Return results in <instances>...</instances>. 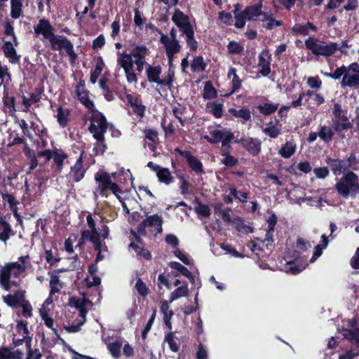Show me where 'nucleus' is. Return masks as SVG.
Returning <instances> with one entry per match:
<instances>
[{
  "instance_id": "13",
  "label": "nucleus",
  "mask_w": 359,
  "mask_h": 359,
  "mask_svg": "<svg viewBox=\"0 0 359 359\" xmlns=\"http://www.w3.org/2000/svg\"><path fill=\"white\" fill-rule=\"evenodd\" d=\"M175 151L182 157L185 158L189 166L196 174H203L205 172L202 162L195 156L192 155L189 151L181 150L177 148Z\"/></svg>"
},
{
  "instance_id": "55",
  "label": "nucleus",
  "mask_w": 359,
  "mask_h": 359,
  "mask_svg": "<svg viewBox=\"0 0 359 359\" xmlns=\"http://www.w3.org/2000/svg\"><path fill=\"white\" fill-rule=\"evenodd\" d=\"M227 49L229 53L233 55L241 54L244 50L243 46L235 41H231L229 42L227 45Z\"/></svg>"
},
{
  "instance_id": "64",
  "label": "nucleus",
  "mask_w": 359,
  "mask_h": 359,
  "mask_svg": "<svg viewBox=\"0 0 359 359\" xmlns=\"http://www.w3.org/2000/svg\"><path fill=\"white\" fill-rule=\"evenodd\" d=\"M344 337L351 339H355L359 342V329L345 330Z\"/></svg>"
},
{
  "instance_id": "60",
  "label": "nucleus",
  "mask_w": 359,
  "mask_h": 359,
  "mask_svg": "<svg viewBox=\"0 0 359 359\" xmlns=\"http://www.w3.org/2000/svg\"><path fill=\"white\" fill-rule=\"evenodd\" d=\"M296 1L297 0H276L279 8H285L287 11L291 10Z\"/></svg>"
},
{
  "instance_id": "23",
  "label": "nucleus",
  "mask_w": 359,
  "mask_h": 359,
  "mask_svg": "<svg viewBox=\"0 0 359 359\" xmlns=\"http://www.w3.org/2000/svg\"><path fill=\"white\" fill-rule=\"evenodd\" d=\"M161 74V67L160 65L152 66L149 64H147L146 75L149 83H157L159 86Z\"/></svg>"
},
{
  "instance_id": "14",
  "label": "nucleus",
  "mask_w": 359,
  "mask_h": 359,
  "mask_svg": "<svg viewBox=\"0 0 359 359\" xmlns=\"http://www.w3.org/2000/svg\"><path fill=\"white\" fill-rule=\"evenodd\" d=\"M172 20L182 33L194 29L190 22L189 17L180 9L175 10Z\"/></svg>"
},
{
  "instance_id": "56",
  "label": "nucleus",
  "mask_w": 359,
  "mask_h": 359,
  "mask_svg": "<svg viewBox=\"0 0 359 359\" xmlns=\"http://www.w3.org/2000/svg\"><path fill=\"white\" fill-rule=\"evenodd\" d=\"M19 306L22 308V316L25 318H30L32 316V306L30 303L25 300V298L21 302Z\"/></svg>"
},
{
  "instance_id": "36",
  "label": "nucleus",
  "mask_w": 359,
  "mask_h": 359,
  "mask_svg": "<svg viewBox=\"0 0 359 359\" xmlns=\"http://www.w3.org/2000/svg\"><path fill=\"white\" fill-rule=\"evenodd\" d=\"M23 0H11V16L18 19L22 13Z\"/></svg>"
},
{
  "instance_id": "37",
  "label": "nucleus",
  "mask_w": 359,
  "mask_h": 359,
  "mask_svg": "<svg viewBox=\"0 0 359 359\" xmlns=\"http://www.w3.org/2000/svg\"><path fill=\"white\" fill-rule=\"evenodd\" d=\"M295 151L296 145L293 142H287L281 147L279 154L285 158H288L295 153Z\"/></svg>"
},
{
  "instance_id": "9",
  "label": "nucleus",
  "mask_w": 359,
  "mask_h": 359,
  "mask_svg": "<svg viewBox=\"0 0 359 359\" xmlns=\"http://www.w3.org/2000/svg\"><path fill=\"white\" fill-rule=\"evenodd\" d=\"M163 217L158 214H154L148 216L140 222L137 225V231L139 235L145 236L147 235L146 228L154 227L156 229V233H161L163 232Z\"/></svg>"
},
{
  "instance_id": "39",
  "label": "nucleus",
  "mask_w": 359,
  "mask_h": 359,
  "mask_svg": "<svg viewBox=\"0 0 359 359\" xmlns=\"http://www.w3.org/2000/svg\"><path fill=\"white\" fill-rule=\"evenodd\" d=\"M217 97V92L210 81L205 83L203 97L205 100H211Z\"/></svg>"
},
{
  "instance_id": "50",
  "label": "nucleus",
  "mask_w": 359,
  "mask_h": 359,
  "mask_svg": "<svg viewBox=\"0 0 359 359\" xmlns=\"http://www.w3.org/2000/svg\"><path fill=\"white\" fill-rule=\"evenodd\" d=\"M189 294V289L187 285L178 287L170 294V302Z\"/></svg>"
},
{
  "instance_id": "53",
  "label": "nucleus",
  "mask_w": 359,
  "mask_h": 359,
  "mask_svg": "<svg viewBox=\"0 0 359 359\" xmlns=\"http://www.w3.org/2000/svg\"><path fill=\"white\" fill-rule=\"evenodd\" d=\"M135 287L137 293L144 298L149 293V287L140 278H137Z\"/></svg>"
},
{
  "instance_id": "2",
  "label": "nucleus",
  "mask_w": 359,
  "mask_h": 359,
  "mask_svg": "<svg viewBox=\"0 0 359 359\" xmlns=\"http://www.w3.org/2000/svg\"><path fill=\"white\" fill-rule=\"evenodd\" d=\"M335 189L343 198L355 196L359 194V177L353 171L346 172L335 184Z\"/></svg>"
},
{
  "instance_id": "18",
  "label": "nucleus",
  "mask_w": 359,
  "mask_h": 359,
  "mask_svg": "<svg viewBox=\"0 0 359 359\" xmlns=\"http://www.w3.org/2000/svg\"><path fill=\"white\" fill-rule=\"evenodd\" d=\"M12 276H18V273L13 272L11 267L6 264L0 269V284L4 290L9 291L11 287V278Z\"/></svg>"
},
{
  "instance_id": "59",
  "label": "nucleus",
  "mask_w": 359,
  "mask_h": 359,
  "mask_svg": "<svg viewBox=\"0 0 359 359\" xmlns=\"http://www.w3.org/2000/svg\"><path fill=\"white\" fill-rule=\"evenodd\" d=\"M313 172L318 179H325L330 175V171L327 167L315 168L313 169Z\"/></svg>"
},
{
  "instance_id": "12",
  "label": "nucleus",
  "mask_w": 359,
  "mask_h": 359,
  "mask_svg": "<svg viewBox=\"0 0 359 359\" xmlns=\"http://www.w3.org/2000/svg\"><path fill=\"white\" fill-rule=\"evenodd\" d=\"M160 41L165 47L169 64L172 65L174 55L179 53L181 50L179 41L170 40L168 36L161 34Z\"/></svg>"
},
{
  "instance_id": "4",
  "label": "nucleus",
  "mask_w": 359,
  "mask_h": 359,
  "mask_svg": "<svg viewBox=\"0 0 359 359\" xmlns=\"http://www.w3.org/2000/svg\"><path fill=\"white\" fill-rule=\"evenodd\" d=\"M325 162L335 176L351 171V170H356L358 163L356 155L353 152L351 153L346 160L327 156Z\"/></svg>"
},
{
  "instance_id": "31",
  "label": "nucleus",
  "mask_w": 359,
  "mask_h": 359,
  "mask_svg": "<svg viewBox=\"0 0 359 359\" xmlns=\"http://www.w3.org/2000/svg\"><path fill=\"white\" fill-rule=\"evenodd\" d=\"M2 50L6 57L9 59L11 63H15L18 60L17 53L15 49L13 48V43L10 41H6L2 47Z\"/></svg>"
},
{
  "instance_id": "61",
  "label": "nucleus",
  "mask_w": 359,
  "mask_h": 359,
  "mask_svg": "<svg viewBox=\"0 0 359 359\" xmlns=\"http://www.w3.org/2000/svg\"><path fill=\"white\" fill-rule=\"evenodd\" d=\"M105 44V38L103 34H100L92 43V48L97 50L102 48Z\"/></svg>"
},
{
  "instance_id": "40",
  "label": "nucleus",
  "mask_w": 359,
  "mask_h": 359,
  "mask_svg": "<svg viewBox=\"0 0 359 359\" xmlns=\"http://www.w3.org/2000/svg\"><path fill=\"white\" fill-rule=\"evenodd\" d=\"M206 67L207 65L204 62L203 57L201 55L194 57L191 64V68L193 72H202L205 71Z\"/></svg>"
},
{
  "instance_id": "3",
  "label": "nucleus",
  "mask_w": 359,
  "mask_h": 359,
  "mask_svg": "<svg viewBox=\"0 0 359 359\" xmlns=\"http://www.w3.org/2000/svg\"><path fill=\"white\" fill-rule=\"evenodd\" d=\"M305 46L311 53L317 56H323L328 57L335 53L339 49V46L335 42L327 43L319 39L309 36L305 40Z\"/></svg>"
},
{
  "instance_id": "17",
  "label": "nucleus",
  "mask_w": 359,
  "mask_h": 359,
  "mask_svg": "<svg viewBox=\"0 0 359 359\" xmlns=\"http://www.w3.org/2000/svg\"><path fill=\"white\" fill-rule=\"evenodd\" d=\"M83 151L81 152L75 164L71 168L69 177L74 182H80L86 172V169L83 167Z\"/></svg>"
},
{
  "instance_id": "22",
  "label": "nucleus",
  "mask_w": 359,
  "mask_h": 359,
  "mask_svg": "<svg viewBox=\"0 0 359 359\" xmlns=\"http://www.w3.org/2000/svg\"><path fill=\"white\" fill-rule=\"evenodd\" d=\"M309 30L316 32L318 31V27L313 23L307 22L305 25L296 23L291 28L292 34L295 36H307L309 34Z\"/></svg>"
},
{
  "instance_id": "11",
  "label": "nucleus",
  "mask_w": 359,
  "mask_h": 359,
  "mask_svg": "<svg viewBox=\"0 0 359 359\" xmlns=\"http://www.w3.org/2000/svg\"><path fill=\"white\" fill-rule=\"evenodd\" d=\"M125 97L128 104L133 108V111L140 119H142L145 115L146 106L142 104L140 95L137 93L132 94L125 93Z\"/></svg>"
},
{
  "instance_id": "27",
  "label": "nucleus",
  "mask_w": 359,
  "mask_h": 359,
  "mask_svg": "<svg viewBox=\"0 0 359 359\" xmlns=\"http://www.w3.org/2000/svg\"><path fill=\"white\" fill-rule=\"evenodd\" d=\"M231 149V144L222 149L221 155L224 157L222 160V163L227 168H232L238 163V158L230 154Z\"/></svg>"
},
{
  "instance_id": "19",
  "label": "nucleus",
  "mask_w": 359,
  "mask_h": 359,
  "mask_svg": "<svg viewBox=\"0 0 359 359\" xmlns=\"http://www.w3.org/2000/svg\"><path fill=\"white\" fill-rule=\"evenodd\" d=\"M15 232L12 229L11 225L6 221V217L0 215V241L5 244L13 236Z\"/></svg>"
},
{
  "instance_id": "34",
  "label": "nucleus",
  "mask_w": 359,
  "mask_h": 359,
  "mask_svg": "<svg viewBox=\"0 0 359 359\" xmlns=\"http://www.w3.org/2000/svg\"><path fill=\"white\" fill-rule=\"evenodd\" d=\"M279 104L265 102L263 104L257 106L259 112L264 116H269L273 114L278 109Z\"/></svg>"
},
{
  "instance_id": "1",
  "label": "nucleus",
  "mask_w": 359,
  "mask_h": 359,
  "mask_svg": "<svg viewBox=\"0 0 359 359\" xmlns=\"http://www.w3.org/2000/svg\"><path fill=\"white\" fill-rule=\"evenodd\" d=\"M34 31L36 36L41 35L44 39L50 42L52 50H66L72 43L67 38L56 35L55 27L50 20L45 18L39 19L38 24L34 26Z\"/></svg>"
},
{
  "instance_id": "42",
  "label": "nucleus",
  "mask_w": 359,
  "mask_h": 359,
  "mask_svg": "<svg viewBox=\"0 0 359 359\" xmlns=\"http://www.w3.org/2000/svg\"><path fill=\"white\" fill-rule=\"evenodd\" d=\"M229 113L236 118H242L245 121L250 119L251 114L248 109L243 108L239 110H236L234 108L229 109Z\"/></svg>"
},
{
  "instance_id": "5",
  "label": "nucleus",
  "mask_w": 359,
  "mask_h": 359,
  "mask_svg": "<svg viewBox=\"0 0 359 359\" xmlns=\"http://www.w3.org/2000/svg\"><path fill=\"white\" fill-rule=\"evenodd\" d=\"M95 181L97 184L94 194L102 196H108L107 191H111L113 194L119 191V185L112 182L109 172L106 171H99L95 174Z\"/></svg>"
},
{
  "instance_id": "32",
  "label": "nucleus",
  "mask_w": 359,
  "mask_h": 359,
  "mask_svg": "<svg viewBox=\"0 0 359 359\" xmlns=\"http://www.w3.org/2000/svg\"><path fill=\"white\" fill-rule=\"evenodd\" d=\"M76 94L79 101L89 111L95 107L94 102L89 98V91L88 90L76 92Z\"/></svg>"
},
{
  "instance_id": "28",
  "label": "nucleus",
  "mask_w": 359,
  "mask_h": 359,
  "mask_svg": "<svg viewBox=\"0 0 359 359\" xmlns=\"http://www.w3.org/2000/svg\"><path fill=\"white\" fill-rule=\"evenodd\" d=\"M67 154L62 149L55 148L53 149L52 158L56 165L57 171L61 172L63 169L64 161L67 158Z\"/></svg>"
},
{
  "instance_id": "51",
  "label": "nucleus",
  "mask_w": 359,
  "mask_h": 359,
  "mask_svg": "<svg viewBox=\"0 0 359 359\" xmlns=\"http://www.w3.org/2000/svg\"><path fill=\"white\" fill-rule=\"evenodd\" d=\"M121 346L122 344L118 341H116L114 342L108 344L107 348L113 358H118L121 356Z\"/></svg>"
},
{
  "instance_id": "7",
  "label": "nucleus",
  "mask_w": 359,
  "mask_h": 359,
  "mask_svg": "<svg viewBox=\"0 0 359 359\" xmlns=\"http://www.w3.org/2000/svg\"><path fill=\"white\" fill-rule=\"evenodd\" d=\"M211 135H205L204 139L210 144H217L222 142V149L231 144L234 140V134L229 130H214L210 132Z\"/></svg>"
},
{
  "instance_id": "43",
  "label": "nucleus",
  "mask_w": 359,
  "mask_h": 359,
  "mask_svg": "<svg viewBox=\"0 0 359 359\" xmlns=\"http://www.w3.org/2000/svg\"><path fill=\"white\" fill-rule=\"evenodd\" d=\"M97 142L94 144L93 151L95 156L102 155L107 149V145L105 142L104 135H102V139L98 137H93Z\"/></svg>"
},
{
  "instance_id": "44",
  "label": "nucleus",
  "mask_w": 359,
  "mask_h": 359,
  "mask_svg": "<svg viewBox=\"0 0 359 359\" xmlns=\"http://www.w3.org/2000/svg\"><path fill=\"white\" fill-rule=\"evenodd\" d=\"M177 339L175 337L174 332H170L165 334L164 341L168 344L171 351L177 353L180 350V345L177 341Z\"/></svg>"
},
{
  "instance_id": "6",
  "label": "nucleus",
  "mask_w": 359,
  "mask_h": 359,
  "mask_svg": "<svg viewBox=\"0 0 359 359\" xmlns=\"http://www.w3.org/2000/svg\"><path fill=\"white\" fill-rule=\"evenodd\" d=\"M92 115L90 118V123L88 127L89 132L93 134V137L102 139L108 128V123L105 116L98 111L95 107L90 110Z\"/></svg>"
},
{
  "instance_id": "35",
  "label": "nucleus",
  "mask_w": 359,
  "mask_h": 359,
  "mask_svg": "<svg viewBox=\"0 0 359 359\" xmlns=\"http://www.w3.org/2000/svg\"><path fill=\"white\" fill-rule=\"evenodd\" d=\"M207 109L216 118H219L223 115V104L217 102H210L206 104Z\"/></svg>"
},
{
  "instance_id": "47",
  "label": "nucleus",
  "mask_w": 359,
  "mask_h": 359,
  "mask_svg": "<svg viewBox=\"0 0 359 359\" xmlns=\"http://www.w3.org/2000/svg\"><path fill=\"white\" fill-rule=\"evenodd\" d=\"M3 102L5 107L9 109V112L16 111L15 98L13 96H9L7 91L4 92Z\"/></svg>"
},
{
  "instance_id": "52",
  "label": "nucleus",
  "mask_w": 359,
  "mask_h": 359,
  "mask_svg": "<svg viewBox=\"0 0 359 359\" xmlns=\"http://www.w3.org/2000/svg\"><path fill=\"white\" fill-rule=\"evenodd\" d=\"M278 123L279 120L276 119L275 125L264 128L263 132L271 138H276L281 133V129L276 126Z\"/></svg>"
},
{
  "instance_id": "26",
  "label": "nucleus",
  "mask_w": 359,
  "mask_h": 359,
  "mask_svg": "<svg viewBox=\"0 0 359 359\" xmlns=\"http://www.w3.org/2000/svg\"><path fill=\"white\" fill-rule=\"evenodd\" d=\"M25 298L24 292L17 291L13 294L3 296L4 302L11 307H18Z\"/></svg>"
},
{
  "instance_id": "15",
  "label": "nucleus",
  "mask_w": 359,
  "mask_h": 359,
  "mask_svg": "<svg viewBox=\"0 0 359 359\" xmlns=\"http://www.w3.org/2000/svg\"><path fill=\"white\" fill-rule=\"evenodd\" d=\"M271 54L269 50L264 48L258 56L259 73L263 76H268L271 73Z\"/></svg>"
},
{
  "instance_id": "57",
  "label": "nucleus",
  "mask_w": 359,
  "mask_h": 359,
  "mask_svg": "<svg viewBox=\"0 0 359 359\" xmlns=\"http://www.w3.org/2000/svg\"><path fill=\"white\" fill-rule=\"evenodd\" d=\"M16 330L19 334L22 333V337H29V332L27 327V322L26 320H18L16 325Z\"/></svg>"
},
{
  "instance_id": "45",
  "label": "nucleus",
  "mask_w": 359,
  "mask_h": 359,
  "mask_svg": "<svg viewBox=\"0 0 359 359\" xmlns=\"http://www.w3.org/2000/svg\"><path fill=\"white\" fill-rule=\"evenodd\" d=\"M169 266L172 269H175L177 271L176 273H173L174 276H179V273L182 274L184 276H191V271H189L187 267L182 265L180 263H179L177 262H170L169 263Z\"/></svg>"
},
{
  "instance_id": "25",
  "label": "nucleus",
  "mask_w": 359,
  "mask_h": 359,
  "mask_svg": "<svg viewBox=\"0 0 359 359\" xmlns=\"http://www.w3.org/2000/svg\"><path fill=\"white\" fill-rule=\"evenodd\" d=\"M23 152L27 159L29 161V167L27 171V174H30L32 171L38 166L39 162L37 158L39 157L35 151L29 147L27 144L24 147Z\"/></svg>"
},
{
  "instance_id": "62",
  "label": "nucleus",
  "mask_w": 359,
  "mask_h": 359,
  "mask_svg": "<svg viewBox=\"0 0 359 359\" xmlns=\"http://www.w3.org/2000/svg\"><path fill=\"white\" fill-rule=\"evenodd\" d=\"M241 83H242V81L240 79L239 76L237 74H235L232 77V81H231L232 88L231 90V93L232 94V93H234L238 91V90L241 88Z\"/></svg>"
},
{
  "instance_id": "38",
  "label": "nucleus",
  "mask_w": 359,
  "mask_h": 359,
  "mask_svg": "<svg viewBox=\"0 0 359 359\" xmlns=\"http://www.w3.org/2000/svg\"><path fill=\"white\" fill-rule=\"evenodd\" d=\"M148 48L147 46L144 45L136 46L131 50V54L133 57L135 58L134 60H145L146 55L148 53Z\"/></svg>"
},
{
  "instance_id": "63",
  "label": "nucleus",
  "mask_w": 359,
  "mask_h": 359,
  "mask_svg": "<svg viewBox=\"0 0 359 359\" xmlns=\"http://www.w3.org/2000/svg\"><path fill=\"white\" fill-rule=\"evenodd\" d=\"M13 351L11 348L0 347V359H13Z\"/></svg>"
},
{
  "instance_id": "33",
  "label": "nucleus",
  "mask_w": 359,
  "mask_h": 359,
  "mask_svg": "<svg viewBox=\"0 0 359 359\" xmlns=\"http://www.w3.org/2000/svg\"><path fill=\"white\" fill-rule=\"evenodd\" d=\"M156 176L160 182L164 183L166 185H168L173 182V177L169 169L167 168L161 167L156 172Z\"/></svg>"
},
{
  "instance_id": "20",
  "label": "nucleus",
  "mask_w": 359,
  "mask_h": 359,
  "mask_svg": "<svg viewBox=\"0 0 359 359\" xmlns=\"http://www.w3.org/2000/svg\"><path fill=\"white\" fill-rule=\"evenodd\" d=\"M321 74L326 77L332 78L334 80L339 79L341 76H343L341 82V86L342 87L348 86V84H346V83L349 79L350 75H348L347 72V67L344 65H342L341 67L337 68L333 73L324 72L321 71Z\"/></svg>"
},
{
  "instance_id": "8",
  "label": "nucleus",
  "mask_w": 359,
  "mask_h": 359,
  "mask_svg": "<svg viewBox=\"0 0 359 359\" xmlns=\"http://www.w3.org/2000/svg\"><path fill=\"white\" fill-rule=\"evenodd\" d=\"M118 64L123 69L127 81L128 83H136L137 81V74L134 72V60L131 53H127L126 51L121 54L117 60Z\"/></svg>"
},
{
  "instance_id": "24",
  "label": "nucleus",
  "mask_w": 359,
  "mask_h": 359,
  "mask_svg": "<svg viewBox=\"0 0 359 359\" xmlns=\"http://www.w3.org/2000/svg\"><path fill=\"white\" fill-rule=\"evenodd\" d=\"M333 121V129L337 133H341L344 130H350L353 128V124L350 122L348 117L344 114Z\"/></svg>"
},
{
  "instance_id": "30",
  "label": "nucleus",
  "mask_w": 359,
  "mask_h": 359,
  "mask_svg": "<svg viewBox=\"0 0 359 359\" xmlns=\"http://www.w3.org/2000/svg\"><path fill=\"white\" fill-rule=\"evenodd\" d=\"M334 130L332 128L328 127L325 125L320 126L319 130L318 132V137L325 143L330 142L334 137Z\"/></svg>"
},
{
  "instance_id": "16",
  "label": "nucleus",
  "mask_w": 359,
  "mask_h": 359,
  "mask_svg": "<svg viewBox=\"0 0 359 359\" xmlns=\"http://www.w3.org/2000/svg\"><path fill=\"white\" fill-rule=\"evenodd\" d=\"M89 230H83L81 233V238L79 239L77 246L81 248L83 246L86 241H90L93 244L94 250L97 252H102V244L101 242V236L90 235Z\"/></svg>"
},
{
  "instance_id": "49",
  "label": "nucleus",
  "mask_w": 359,
  "mask_h": 359,
  "mask_svg": "<svg viewBox=\"0 0 359 359\" xmlns=\"http://www.w3.org/2000/svg\"><path fill=\"white\" fill-rule=\"evenodd\" d=\"M41 316L43 320L44 321V324L46 327L51 329L52 331L57 337H60L57 330L54 327V320L51 317L48 316V313L46 311H40Z\"/></svg>"
},
{
  "instance_id": "46",
  "label": "nucleus",
  "mask_w": 359,
  "mask_h": 359,
  "mask_svg": "<svg viewBox=\"0 0 359 359\" xmlns=\"http://www.w3.org/2000/svg\"><path fill=\"white\" fill-rule=\"evenodd\" d=\"M186 35V41L187 46L189 47L190 50L195 52L198 48V42L194 38V29L184 33Z\"/></svg>"
},
{
  "instance_id": "21",
  "label": "nucleus",
  "mask_w": 359,
  "mask_h": 359,
  "mask_svg": "<svg viewBox=\"0 0 359 359\" xmlns=\"http://www.w3.org/2000/svg\"><path fill=\"white\" fill-rule=\"evenodd\" d=\"M56 111L55 118L57 123L61 128H66L70 121V109L67 107H65L63 105H59Z\"/></svg>"
},
{
  "instance_id": "41",
  "label": "nucleus",
  "mask_w": 359,
  "mask_h": 359,
  "mask_svg": "<svg viewBox=\"0 0 359 359\" xmlns=\"http://www.w3.org/2000/svg\"><path fill=\"white\" fill-rule=\"evenodd\" d=\"M129 247L135 251L137 255L143 257L147 260L151 259L152 257L151 252L143 247H140L138 244L134 242H131L129 245Z\"/></svg>"
},
{
  "instance_id": "54",
  "label": "nucleus",
  "mask_w": 359,
  "mask_h": 359,
  "mask_svg": "<svg viewBox=\"0 0 359 359\" xmlns=\"http://www.w3.org/2000/svg\"><path fill=\"white\" fill-rule=\"evenodd\" d=\"M235 227L237 231L245 233H250L253 232V228L249 225L245 224L242 217H238L236 218Z\"/></svg>"
},
{
  "instance_id": "58",
  "label": "nucleus",
  "mask_w": 359,
  "mask_h": 359,
  "mask_svg": "<svg viewBox=\"0 0 359 359\" xmlns=\"http://www.w3.org/2000/svg\"><path fill=\"white\" fill-rule=\"evenodd\" d=\"M235 19H236V22H235L234 25L238 29H241V28L244 27V26L245 25V21H246V20H248L247 15L244 13L243 11L239 13H236Z\"/></svg>"
},
{
  "instance_id": "29",
  "label": "nucleus",
  "mask_w": 359,
  "mask_h": 359,
  "mask_svg": "<svg viewBox=\"0 0 359 359\" xmlns=\"http://www.w3.org/2000/svg\"><path fill=\"white\" fill-rule=\"evenodd\" d=\"M262 1L260 0L258 3L247 6L244 10V13L247 15L248 20H250L254 17L257 18L262 15Z\"/></svg>"
},
{
  "instance_id": "10",
  "label": "nucleus",
  "mask_w": 359,
  "mask_h": 359,
  "mask_svg": "<svg viewBox=\"0 0 359 359\" xmlns=\"http://www.w3.org/2000/svg\"><path fill=\"white\" fill-rule=\"evenodd\" d=\"M234 142L241 144L252 156H258L262 150V142L257 137H241L236 139Z\"/></svg>"
},
{
  "instance_id": "48",
  "label": "nucleus",
  "mask_w": 359,
  "mask_h": 359,
  "mask_svg": "<svg viewBox=\"0 0 359 359\" xmlns=\"http://www.w3.org/2000/svg\"><path fill=\"white\" fill-rule=\"evenodd\" d=\"M4 26V32L6 36H11L13 39V42L15 43V45H18L17 42V37L15 36V32H14V27L13 25V23L8 20L6 19L3 24Z\"/></svg>"
}]
</instances>
